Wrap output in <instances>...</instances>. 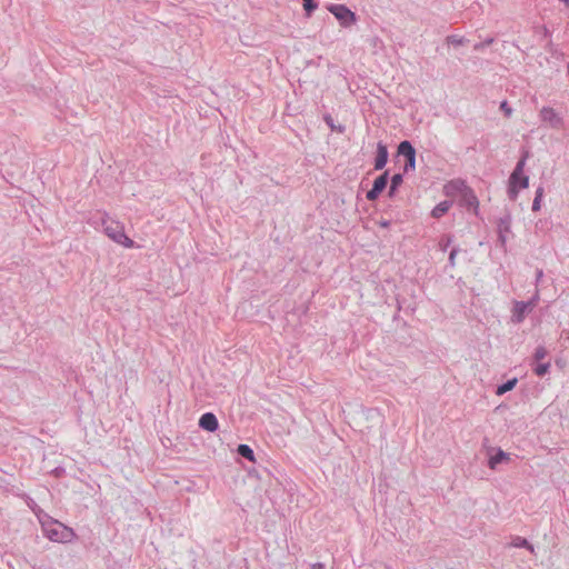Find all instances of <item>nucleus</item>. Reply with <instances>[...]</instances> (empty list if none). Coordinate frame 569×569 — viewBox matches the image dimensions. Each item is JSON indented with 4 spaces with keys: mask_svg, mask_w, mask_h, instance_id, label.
I'll list each match as a JSON object with an SVG mask.
<instances>
[{
    "mask_svg": "<svg viewBox=\"0 0 569 569\" xmlns=\"http://www.w3.org/2000/svg\"><path fill=\"white\" fill-rule=\"evenodd\" d=\"M388 161V151L387 147L381 142L377 146V157L375 161V169L381 170Z\"/></svg>",
    "mask_w": 569,
    "mask_h": 569,
    "instance_id": "nucleus-9",
    "label": "nucleus"
},
{
    "mask_svg": "<svg viewBox=\"0 0 569 569\" xmlns=\"http://www.w3.org/2000/svg\"><path fill=\"white\" fill-rule=\"evenodd\" d=\"M450 207H451L450 201H442V202L438 203L432 210V217L433 218L442 217L450 209Z\"/></svg>",
    "mask_w": 569,
    "mask_h": 569,
    "instance_id": "nucleus-12",
    "label": "nucleus"
},
{
    "mask_svg": "<svg viewBox=\"0 0 569 569\" xmlns=\"http://www.w3.org/2000/svg\"><path fill=\"white\" fill-rule=\"evenodd\" d=\"M501 109L505 110L507 116L511 114V109L507 107V102L506 101L501 103Z\"/></svg>",
    "mask_w": 569,
    "mask_h": 569,
    "instance_id": "nucleus-23",
    "label": "nucleus"
},
{
    "mask_svg": "<svg viewBox=\"0 0 569 569\" xmlns=\"http://www.w3.org/2000/svg\"><path fill=\"white\" fill-rule=\"evenodd\" d=\"M550 365L547 363H540L535 368V372L537 376H543L549 370Z\"/></svg>",
    "mask_w": 569,
    "mask_h": 569,
    "instance_id": "nucleus-19",
    "label": "nucleus"
},
{
    "mask_svg": "<svg viewBox=\"0 0 569 569\" xmlns=\"http://www.w3.org/2000/svg\"><path fill=\"white\" fill-rule=\"evenodd\" d=\"M546 356H547V350L543 347H539L536 349L535 359L537 361L542 360L543 358H546Z\"/></svg>",
    "mask_w": 569,
    "mask_h": 569,
    "instance_id": "nucleus-20",
    "label": "nucleus"
},
{
    "mask_svg": "<svg viewBox=\"0 0 569 569\" xmlns=\"http://www.w3.org/2000/svg\"><path fill=\"white\" fill-rule=\"evenodd\" d=\"M508 459H509V457L505 451L498 450V452L495 456L490 457L489 467L491 469H495L497 465H499L500 462L508 460Z\"/></svg>",
    "mask_w": 569,
    "mask_h": 569,
    "instance_id": "nucleus-13",
    "label": "nucleus"
},
{
    "mask_svg": "<svg viewBox=\"0 0 569 569\" xmlns=\"http://www.w3.org/2000/svg\"><path fill=\"white\" fill-rule=\"evenodd\" d=\"M396 189L390 188V196L395 192Z\"/></svg>",
    "mask_w": 569,
    "mask_h": 569,
    "instance_id": "nucleus-26",
    "label": "nucleus"
},
{
    "mask_svg": "<svg viewBox=\"0 0 569 569\" xmlns=\"http://www.w3.org/2000/svg\"><path fill=\"white\" fill-rule=\"evenodd\" d=\"M302 2L307 16L310 17L311 12L317 9V3L315 2V0H302Z\"/></svg>",
    "mask_w": 569,
    "mask_h": 569,
    "instance_id": "nucleus-17",
    "label": "nucleus"
},
{
    "mask_svg": "<svg viewBox=\"0 0 569 569\" xmlns=\"http://www.w3.org/2000/svg\"><path fill=\"white\" fill-rule=\"evenodd\" d=\"M407 160H408V163H407L406 168L415 169V157L411 159H407Z\"/></svg>",
    "mask_w": 569,
    "mask_h": 569,
    "instance_id": "nucleus-24",
    "label": "nucleus"
},
{
    "mask_svg": "<svg viewBox=\"0 0 569 569\" xmlns=\"http://www.w3.org/2000/svg\"><path fill=\"white\" fill-rule=\"evenodd\" d=\"M398 151L400 154L405 156L407 159L413 158L416 156L415 149L408 141H402L399 147Z\"/></svg>",
    "mask_w": 569,
    "mask_h": 569,
    "instance_id": "nucleus-11",
    "label": "nucleus"
},
{
    "mask_svg": "<svg viewBox=\"0 0 569 569\" xmlns=\"http://www.w3.org/2000/svg\"><path fill=\"white\" fill-rule=\"evenodd\" d=\"M449 258H450V261L453 262V259H456V250L451 251Z\"/></svg>",
    "mask_w": 569,
    "mask_h": 569,
    "instance_id": "nucleus-25",
    "label": "nucleus"
},
{
    "mask_svg": "<svg viewBox=\"0 0 569 569\" xmlns=\"http://www.w3.org/2000/svg\"><path fill=\"white\" fill-rule=\"evenodd\" d=\"M526 159H521L509 178V194L511 199H516L521 189L529 186V178L523 173Z\"/></svg>",
    "mask_w": 569,
    "mask_h": 569,
    "instance_id": "nucleus-3",
    "label": "nucleus"
},
{
    "mask_svg": "<svg viewBox=\"0 0 569 569\" xmlns=\"http://www.w3.org/2000/svg\"><path fill=\"white\" fill-rule=\"evenodd\" d=\"M327 10L337 18L341 27L348 28L357 20L356 14L345 4H329Z\"/></svg>",
    "mask_w": 569,
    "mask_h": 569,
    "instance_id": "nucleus-4",
    "label": "nucleus"
},
{
    "mask_svg": "<svg viewBox=\"0 0 569 569\" xmlns=\"http://www.w3.org/2000/svg\"><path fill=\"white\" fill-rule=\"evenodd\" d=\"M42 529L46 537L56 542H69L74 538L73 530L57 520L42 522Z\"/></svg>",
    "mask_w": 569,
    "mask_h": 569,
    "instance_id": "nucleus-2",
    "label": "nucleus"
},
{
    "mask_svg": "<svg viewBox=\"0 0 569 569\" xmlns=\"http://www.w3.org/2000/svg\"><path fill=\"white\" fill-rule=\"evenodd\" d=\"M542 196H543V189L538 188L536 191V197H535L533 203H532L533 211L540 210Z\"/></svg>",
    "mask_w": 569,
    "mask_h": 569,
    "instance_id": "nucleus-16",
    "label": "nucleus"
},
{
    "mask_svg": "<svg viewBox=\"0 0 569 569\" xmlns=\"http://www.w3.org/2000/svg\"><path fill=\"white\" fill-rule=\"evenodd\" d=\"M513 546L515 547H526L532 551V546L529 545V542L525 538H521V537H517L515 539Z\"/></svg>",
    "mask_w": 569,
    "mask_h": 569,
    "instance_id": "nucleus-18",
    "label": "nucleus"
},
{
    "mask_svg": "<svg viewBox=\"0 0 569 569\" xmlns=\"http://www.w3.org/2000/svg\"><path fill=\"white\" fill-rule=\"evenodd\" d=\"M101 223L104 234L113 242L124 248L136 247L134 241L126 234L124 226L120 221L114 220L104 213Z\"/></svg>",
    "mask_w": 569,
    "mask_h": 569,
    "instance_id": "nucleus-1",
    "label": "nucleus"
},
{
    "mask_svg": "<svg viewBox=\"0 0 569 569\" xmlns=\"http://www.w3.org/2000/svg\"><path fill=\"white\" fill-rule=\"evenodd\" d=\"M402 182L401 174H395L391 179V189H397L398 186Z\"/></svg>",
    "mask_w": 569,
    "mask_h": 569,
    "instance_id": "nucleus-21",
    "label": "nucleus"
},
{
    "mask_svg": "<svg viewBox=\"0 0 569 569\" xmlns=\"http://www.w3.org/2000/svg\"><path fill=\"white\" fill-rule=\"evenodd\" d=\"M448 41L455 46H459V44H462L463 43V39L462 38H457L455 36L452 37H449L448 38Z\"/></svg>",
    "mask_w": 569,
    "mask_h": 569,
    "instance_id": "nucleus-22",
    "label": "nucleus"
},
{
    "mask_svg": "<svg viewBox=\"0 0 569 569\" xmlns=\"http://www.w3.org/2000/svg\"><path fill=\"white\" fill-rule=\"evenodd\" d=\"M387 176L388 173L385 172L375 180L372 189L367 192L368 200L373 201L379 197L387 186Z\"/></svg>",
    "mask_w": 569,
    "mask_h": 569,
    "instance_id": "nucleus-6",
    "label": "nucleus"
},
{
    "mask_svg": "<svg viewBox=\"0 0 569 569\" xmlns=\"http://www.w3.org/2000/svg\"><path fill=\"white\" fill-rule=\"evenodd\" d=\"M535 307V302H516L513 307V321L521 322L525 315Z\"/></svg>",
    "mask_w": 569,
    "mask_h": 569,
    "instance_id": "nucleus-8",
    "label": "nucleus"
},
{
    "mask_svg": "<svg viewBox=\"0 0 569 569\" xmlns=\"http://www.w3.org/2000/svg\"><path fill=\"white\" fill-rule=\"evenodd\" d=\"M199 426L200 428H202L203 430H207V431H210V432H213L218 429L219 427V423H218V419L217 417L211 413V412H207V413H203L200 419H199Z\"/></svg>",
    "mask_w": 569,
    "mask_h": 569,
    "instance_id": "nucleus-7",
    "label": "nucleus"
},
{
    "mask_svg": "<svg viewBox=\"0 0 569 569\" xmlns=\"http://www.w3.org/2000/svg\"><path fill=\"white\" fill-rule=\"evenodd\" d=\"M516 383H517V379H512V380H509L506 383L499 386L498 389H497V395L500 396V395H503L507 391L512 390L515 388Z\"/></svg>",
    "mask_w": 569,
    "mask_h": 569,
    "instance_id": "nucleus-15",
    "label": "nucleus"
},
{
    "mask_svg": "<svg viewBox=\"0 0 569 569\" xmlns=\"http://www.w3.org/2000/svg\"><path fill=\"white\" fill-rule=\"evenodd\" d=\"M463 201L469 209H472L475 213L478 211L479 201L476 194L471 190H467L463 194Z\"/></svg>",
    "mask_w": 569,
    "mask_h": 569,
    "instance_id": "nucleus-10",
    "label": "nucleus"
},
{
    "mask_svg": "<svg viewBox=\"0 0 569 569\" xmlns=\"http://www.w3.org/2000/svg\"><path fill=\"white\" fill-rule=\"evenodd\" d=\"M238 453L248 459L249 461H254L253 451L248 445H239Z\"/></svg>",
    "mask_w": 569,
    "mask_h": 569,
    "instance_id": "nucleus-14",
    "label": "nucleus"
},
{
    "mask_svg": "<svg viewBox=\"0 0 569 569\" xmlns=\"http://www.w3.org/2000/svg\"><path fill=\"white\" fill-rule=\"evenodd\" d=\"M541 120L552 128H559L562 124L561 118L552 108H542L540 111Z\"/></svg>",
    "mask_w": 569,
    "mask_h": 569,
    "instance_id": "nucleus-5",
    "label": "nucleus"
}]
</instances>
